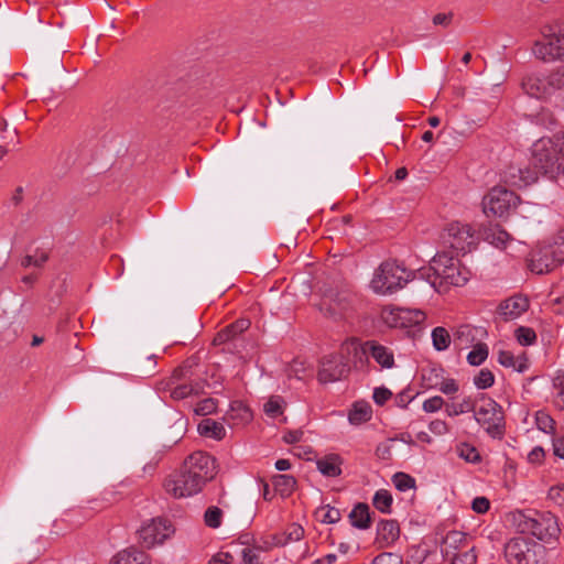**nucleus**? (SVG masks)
<instances>
[{
	"instance_id": "1",
	"label": "nucleus",
	"mask_w": 564,
	"mask_h": 564,
	"mask_svg": "<svg viewBox=\"0 0 564 564\" xmlns=\"http://www.w3.org/2000/svg\"><path fill=\"white\" fill-rule=\"evenodd\" d=\"M510 521L518 534L531 535L541 542L550 543L560 534L557 519L550 512L516 510Z\"/></svg>"
},
{
	"instance_id": "2",
	"label": "nucleus",
	"mask_w": 564,
	"mask_h": 564,
	"mask_svg": "<svg viewBox=\"0 0 564 564\" xmlns=\"http://www.w3.org/2000/svg\"><path fill=\"white\" fill-rule=\"evenodd\" d=\"M430 270L433 280L430 284L438 293L445 292L448 286H463L469 280V270L462 265L457 257L438 252L431 261Z\"/></svg>"
},
{
	"instance_id": "3",
	"label": "nucleus",
	"mask_w": 564,
	"mask_h": 564,
	"mask_svg": "<svg viewBox=\"0 0 564 564\" xmlns=\"http://www.w3.org/2000/svg\"><path fill=\"white\" fill-rule=\"evenodd\" d=\"M541 34L532 48L534 56L543 62L564 59V19L544 25Z\"/></svg>"
},
{
	"instance_id": "4",
	"label": "nucleus",
	"mask_w": 564,
	"mask_h": 564,
	"mask_svg": "<svg viewBox=\"0 0 564 564\" xmlns=\"http://www.w3.org/2000/svg\"><path fill=\"white\" fill-rule=\"evenodd\" d=\"M505 557L509 564H545L546 549L536 540L518 534L505 545Z\"/></svg>"
},
{
	"instance_id": "5",
	"label": "nucleus",
	"mask_w": 564,
	"mask_h": 564,
	"mask_svg": "<svg viewBox=\"0 0 564 564\" xmlns=\"http://www.w3.org/2000/svg\"><path fill=\"white\" fill-rule=\"evenodd\" d=\"M532 161L536 169L551 178L564 174V158L557 147V135L535 141L532 145Z\"/></svg>"
},
{
	"instance_id": "6",
	"label": "nucleus",
	"mask_w": 564,
	"mask_h": 564,
	"mask_svg": "<svg viewBox=\"0 0 564 564\" xmlns=\"http://www.w3.org/2000/svg\"><path fill=\"white\" fill-rule=\"evenodd\" d=\"M411 279V272L395 261H386L375 271L371 290L388 295L402 289Z\"/></svg>"
},
{
	"instance_id": "7",
	"label": "nucleus",
	"mask_w": 564,
	"mask_h": 564,
	"mask_svg": "<svg viewBox=\"0 0 564 564\" xmlns=\"http://www.w3.org/2000/svg\"><path fill=\"white\" fill-rule=\"evenodd\" d=\"M441 240L444 247L459 256L475 250L479 243V236L470 224L456 220L444 227Z\"/></svg>"
},
{
	"instance_id": "8",
	"label": "nucleus",
	"mask_w": 564,
	"mask_h": 564,
	"mask_svg": "<svg viewBox=\"0 0 564 564\" xmlns=\"http://www.w3.org/2000/svg\"><path fill=\"white\" fill-rule=\"evenodd\" d=\"M474 419L491 438L503 437L506 426L503 410L494 399H482L481 404L474 412Z\"/></svg>"
},
{
	"instance_id": "9",
	"label": "nucleus",
	"mask_w": 564,
	"mask_h": 564,
	"mask_svg": "<svg viewBox=\"0 0 564 564\" xmlns=\"http://www.w3.org/2000/svg\"><path fill=\"white\" fill-rule=\"evenodd\" d=\"M564 260V242L538 245L528 256V268L536 274L549 273Z\"/></svg>"
},
{
	"instance_id": "10",
	"label": "nucleus",
	"mask_w": 564,
	"mask_h": 564,
	"mask_svg": "<svg viewBox=\"0 0 564 564\" xmlns=\"http://www.w3.org/2000/svg\"><path fill=\"white\" fill-rule=\"evenodd\" d=\"M519 204V196L506 187L495 186L482 197V213L487 217L503 218Z\"/></svg>"
},
{
	"instance_id": "11",
	"label": "nucleus",
	"mask_w": 564,
	"mask_h": 564,
	"mask_svg": "<svg viewBox=\"0 0 564 564\" xmlns=\"http://www.w3.org/2000/svg\"><path fill=\"white\" fill-rule=\"evenodd\" d=\"M182 468L205 486L216 475V460L209 454L198 451L185 459Z\"/></svg>"
},
{
	"instance_id": "12",
	"label": "nucleus",
	"mask_w": 564,
	"mask_h": 564,
	"mask_svg": "<svg viewBox=\"0 0 564 564\" xmlns=\"http://www.w3.org/2000/svg\"><path fill=\"white\" fill-rule=\"evenodd\" d=\"M174 532L172 523L159 517L145 521L139 530V536L144 546L153 547L163 544Z\"/></svg>"
},
{
	"instance_id": "13",
	"label": "nucleus",
	"mask_w": 564,
	"mask_h": 564,
	"mask_svg": "<svg viewBox=\"0 0 564 564\" xmlns=\"http://www.w3.org/2000/svg\"><path fill=\"white\" fill-rule=\"evenodd\" d=\"M203 485L191 477L183 468L166 477L164 481L165 491L174 498L191 497L203 489Z\"/></svg>"
},
{
	"instance_id": "14",
	"label": "nucleus",
	"mask_w": 564,
	"mask_h": 564,
	"mask_svg": "<svg viewBox=\"0 0 564 564\" xmlns=\"http://www.w3.org/2000/svg\"><path fill=\"white\" fill-rule=\"evenodd\" d=\"M349 371L348 364L339 354L325 355L319 361L317 378L323 383L340 380Z\"/></svg>"
},
{
	"instance_id": "15",
	"label": "nucleus",
	"mask_w": 564,
	"mask_h": 564,
	"mask_svg": "<svg viewBox=\"0 0 564 564\" xmlns=\"http://www.w3.org/2000/svg\"><path fill=\"white\" fill-rule=\"evenodd\" d=\"M487 306V312L495 313L500 317H520L528 313L530 301L525 295L513 294L497 305L489 303Z\"/></svg>"
},
{
	"instance_id": "16",
	"label": "nucleus",
	"mask_w": 564,
	"mask_h": 564,
	"mask_svg": "<svg viewBox=\"0 0 564 564\" xmlns=\"http://www.w3.org/2000/svg\"><path fill=\"white\" fill-rule=\"evenodd\" d=\"M340 355L344 360L352 362L355 367H362L369 358L368 340L362 343L357 338H350L343 343Z\"/></svg>"
},
{
	"instance_id": "17",
	"label": "nucleus",
	"mask_w": 564,
	"mask_h": 564,
	"mask_svg": "<svg viewBox=\"0 0 564 564\" xmlns=\"http://www.w3.org/2000/svg\"><path fill=\"white\" fill-rule=\"evenodd\" d=\"M423 379L429 381V388L437 389L445 395L453 397L459 391V382L454 378L443 377L442 368H432L423 375Z\"/></svg>"
},
{
	"instance_id": "18",
	"label": "nucleus",
	"mask_w": 564,
	"mask_h": 564,
	"mask_svg": "<svg viewBox=\"0 0 564 564\" xmlns=\"http://www.w3.org/2000/svg\"><path fill=\"white\" fill-rule=\"evenodd\" d=\"M522 89L525 94L534 98H545L551 96L549 77L545 73H532L522 80Z\"/></svg>"
},
{
	"instance_id": "19",
	"label": "nucleus",
	"mask_w": 564,
	"mask_h": 564,
	"mask_svg": "<svg viewBox=\"0 0 564 564\" xmlns=\"http://www.w3.org/2000/svg\"><path fill=\"white\" fill-rule=\"evenodd\" d=\"M502 180L510 186L521 188L535 182L536 173L527 166L511 164L502 172Z\"/></svg>"
},
{
	"instance_id": "20",
	"label": "nucleus",
	"mask_w": 564,
	"mask_h": 564,
	"mask_svg": "<svg viewBox=\"0 0 564 564\" xmlns=\"http://www.w3.org/2000/svg\"><path fill=\"white\" fill-rule=\"evenodd\" d=\"M369 357L372 358L381 370H390L395 367L393 351L376 340H368Z\"/></svg>"
},
{
	"instance_id": "21",
	"label": "nucleus",
	"mask_w": 564,
	"mask_h": 564,
	"mask_svg": "<svg viewBox=\"0 0 564 564\" xmlns=\"http://www.w3.org/2000/svg\"><path fill=\"white\" fill-rule=\"evenodd\" d=\"M467 536L460 531H451L446 534L442 543V554L444 557L451 560L458 551L466 546Z\"/></svg>"
},
{
	"instance_id": "22",
	"label": "nucleus",
	"mask_w": 564,
	"mask_h": 564,
	"mask_svg": "<svg viewBox=\"0 0 564 564\" xmlns=\"http://www.w3.org/2000/svg\"><path fill=\"white\" fill-rule=\"evenodd\" d=\"M498 362L506 368H511L518 371L519 373H523L529 369V360L524 352L514 356L509 350L500 349L498 351Z\"/></svg>"
},
{
	"instance_id": "23",
	"label": "nucleus",
	"mask_w": 564,
	"mask_h": 564,
	"mask_svg": "<svg viewBox=\"0 0 564 564\" xmlns=\"http://www.w3.org/2000/svg\"><path fill=\"white\" fill-rule=\"evenodd\" d=\"M315 463L317 470L325 477H338L341 474L343 460L337 454H328Z\"/></svg>"
},
{
	"instance_id": "24",
	"label": "nucleus",
	"mask_w": 564,
	"mask_h": 564,
	"mask_svg": "<svg viewBox=\"0 0 564 564\" xmlns=\"http://www.w3.org/2000/svg\"><path fill=\"white\" fill-rule=\"evenodd\" d=\"M484 240L497 249H506L511 241V236L500 226L490 225L484 229Z\"/></svg>"
},
{
	"instance_id": "25",
	"label": "nucleus",
	"mask_w": 564,
	"mask_h": 564,
	"mask_svg": "<svg viewBox=\"0 0 564 564\" xmlns=\"http://www.w3.org/2000/svg\"><path fill=\"white\" fill-rule=\"evenodd\" d=\"M372 417V408L366 401H356L348 412V421L351 425H361Z\"/></svg>"
},
{
	"instance_id": "26",
	"label": "nucleus",
	"mask_w": 564,
	"mask_h": 564,
	"mask_svg": "<svg viewBox=\"0 0 564 564\" xmlns=\"http://www.w3.org/2000/svg\"><path fill=\"white\" fill-rule=\"evenodd\" d=\"M147 553L137 549H127L117 553L111 564H150Z\"/></svg>"
},
{
	"instance_id": "27",
	"label": "nucleus",
	"mask_w": 564,
	"mask_h": 564,
	"mask_svg": "<svg viewBox=\"0 0 564 564\" xmlns=\"http://www.w3.org/2000/svg\"><path fill=\"white\" fill-rule=\"evenodd\" d=\"M377 534L384 545H391L400 536V528L395 520H383L378 524Z\"/></svg>"
},
{
	"instance_id": "28",
	"label": "nucleus",
	"mask_w": 564,
	"mask_h": 564,
	"mask_svg": "<svg viewBox=\"0 0 564 564\" xmlns=\"http://www.w3.org/2000/svg\"><path fill=\"white\" fill-rule=\"evenodd\" d=\"M198 433L203 436L214 440H223L226 435V429L223 423L213 419H204L197 426Z\"/></svg>"
},
{
	"instance_id": "29",
	"label": "nucleus",
	"mask_w": 564,
	"mask_h": 564,
	"mask_svg": "<svg viewBox=\"0 0 564 564\" xmlns=\"http://www.w3.org/2000/svg\"><path fill=\"white\" fill-rule=\"evenodd\" d=\"M226 415L234 424L247 423L252 419L250 409L241 401H232Z\"/></svg>"
},
{
	"instance_id": "30",
	"label": "nucleus",
	"mask_w": 564,
	"mask_h": 564,
	"mask_svg": "<svg viewBox=\"0 0 564 564\" xmlns=\"http://www.w3.org/2000/svg\"><path fill=\"white\" fill-rule=\"evenodd\" d=\"M350 522L352 527L366 530L370 527V511L369 507L366 503H358L354 507L349 514Z\"/></svg>"
},
{
	"instance_id": "31",
	"label": "nucleus",
	"mask_w": 564,
	"mask_h": 564,
	"mask_svg": "<svg viewBox=\"0 0 564 564\" xmlns=\"http://www.w3.org/2000/svg\"><path fill=\"white\" fill-rule=\"evenodd\" d=\"M249 326L250 319H236L234 323L217 334L214 339V344H223L235 337L237 334L242 333L249 328Z\"/></svg>"
},
{
	"instance_id": "32",
	"label": "nucleus",
	"mask_w": 564,
	"mask_h": 564,
	"mask_svg": "<svg viewBox=\"0 0 564 564\" xmlns=\"http://www.w3.org/2000/svg\"><path fill=\"white\" fill-rule=\"evenodd\" d=\"M249 326L250 319H236L234 323L217 334L214 339V344H223L235 337L237 334L242 333L249 328Z\"/></svg>"
},
{
	"instance_id": "33",
	"label": "nucleus",
	"mask_w": 564,
	"mask_h": 564,
	"mask_svg": "<svg viewBox=\"0 0 564 564\" xmlns=\"http://www.w3.org/2000/svg\"><path fill=\"white\" fill-rule=\"evenodd\" d=\"M272 485L275 492L282 498H288L293 494L296 487V480L291 475H275L272 477Z\"/></svg>"
},
{
	"instance_id": "34",
	"label": "nucleus",
	"mask_w": 564,
	"mask_h": 564,
	"mask_svg": "<svg viewBox=\"0 0 564 564\" xmlns=\"http://www.w3.org/2000/svg\"><path fill=\"white\" fill-rule=\"evenodd\" d=\"M351 304V295L347 292L329 296L328 311L330 314H343Z\"/></svg>"
},
{
	"instance_id": "35",
	"label": "nucleus",
	"mask_w": 564,
	"mask_h": 564,
	"mask_svg": "<svg viewBox=\"0 0 564 564\" xmlns=\"http://www.w3.org/2000/svg\"><path fill=\"white\" fill-rule=\"evenodd\" d=\"M393 498L389 490L379 489L375 492L372 498L373 507L381 513H391Z\"/></svg>"
},
{
	"instance_id": "36",
	"label": "nucleus",
	"mask_w": 564,
	"mask_h": 564,
	"mask_svg": "<svg viewBox=\"0 0 564 564\" xmlns=\"http://www.w3.org/2000/svg\"><path fill=\"white\" fill-rule=\"evenodd\" d=\"M285 401L280 395L270 397L263 404V411L267 416L278 419L283 416Z\"/></svg>"
},
{
	"instance_id": "37",
	"label": "nucleus",
	"mask_w": 564,
	"mask_h": 564,
	"mask_svg": "<svg viewBox=\"0 0 564 564\" xmlns=\"http://www.w3.org/2000/svg\"><path fill=\"white\" fill-rule=\"evenodd\" d=\"M475 402L470 395L462 398L458 402H452L446 405V413L448 416H458L460 414L474 411Z\"/></svg>"
},
{
	"instance_id": "38",
	"label": "nucleus",
	"mask_w": 564,
	"mask_h": 564,
	"mask_svg": "<svg viewBox=\"0 0 564 564\" xmlns=\"http://www.w3.org/2000/svg\"><path fill=\"white\" fill-rule=\"evenodd\" d=\"M304 536V529L299 524H292L281 538H276V545H285L290 542H297Z\"/></svg>"
},
{
	"instance_id": "39",
	"label": "nucleus",
	"mask_w": 564,
	"mask_h": 564,
	"mask_svg": "<svg viewBox=\"0 0 564 564\" xmlns=\"http://www.w3.org/2000/svg\"><path fill=\"white\" fill-rule=\"evenodd\" d=\"M488 347L485 344H477L467 355V362L470 366H480L488 358Z\"/></svg>"
},
{
	"instance_id": "40",
	"label": "nucleus",
	"mask_w": 564,
	"mask_h": 564,
	"mask_svg": "<svg viewBox=\"0 0 564 564\" xmlns=\"http://www.w3.org/2000/svg\"><path fill=\"white\" fill-rule=\"evenodd\" d=\"M433 346L436 350L443 351L448 348L451 337L448 332L443 327H436L432 332Z\"/></svg>"
},
{
	"instance_id": "41",
	"label": "nucleus",
	"mask_w": 564,
	"mask_h": 564,
	"mask_svg": "<svg viewBox=\"0 0 564 564\" xmlns=\"http://www.w3.org/2000/svg\"><path fill=\"white\" fill-rule=\"evenodd\" d=\"M456 452L462 459L468 463L475 464L480 462V455L478 451L476 449V447L468 443H462L457 445Z\"/></svg>"
},
{
	"instance_id": "42",
	"label": "nucleus",
	"mask_w": 564,
	"mask_h": 564,
	"mask_svg": "<svg viewBox=\"0 0 564 564\" xmlns=\"http://www.w3.org/2000/svg\"><path fill=\"white\" fill-rule=\"evenodd\" d=\"M475 387L479 390H485L495 383V376L491 370L484 368L473 379Z\"/></svg>"
},
{
	"instance_id": "43",
	"label": "nucleus",
	"mask_w": 564,
	"mask_h": 564,
	"mask_svg": "<svg viewBox=\"0 0 564 564\" xmlns=\"http://www.w3.org/2000/svg\"><path fill=\"white\" fill-rule=\"evenodd\" d=\"M392 482L394 487L401 492H405L415 487V479L404 473L394 474L392 477Z\"/></svg>"
},
{
	"instance_id": "44",
	"label": "nucleus",
	"mask_w": 564,
	"mask_h": 564,
	"mask_svg": "<svg viewBox=\"0 0 564 564\" xmlns=\"http://www.w3.org/2000/svg\"><path fill=\"white\" fill-rule=\"evenodd\" d=\"M535 424L536 427L546 433V434H553L554 433V420L543 411H538L535 414Z\"/></svg>"
},
{
	"instance_id": "45",
	"label": "nucleus",
	"mask_w": 564,
	"mask_h": 564,
	"mask_svg": "<svg viewBox=\"0 0 564 564\" xmlns=\"http://www.w3.org/2000/svg\"><path fill=\"white\" fill-rule=\"evenodd\" d=\"M518 343L522 346H531L536 340L535 332L532 328L520 326L514 332Z\"/></svg>"
},
{
	"instance_id": "46",
	"label": "nucleus",
	"mask_w": 564,
	"mask_h": 564,
	"mask_svg": "<svg viewBox=\"0 0 564 564\" xmlns=\"http://www.w3.org/2000/svg\"><path fill=\"white\" fill-rule=\"evenodd\" d=\"M223 511L218 507H209L204 514V520L207 527L216 529L220 527Z\"/></svg>"
},
{
	"instance_id": "47",
	"label": "nucleus",
	"mask_w": 564,
	"mask_h": 564,
	"mask_svg": "<svg viewBox=\"0 0 564 564\" xmlns=\"http://www.w3.org/2000/svg\"><path fill=\"white\" fill-rule=\"evenodd\" d=\"M551 95L564 87V66L547 74Z\"/></svg>"
},
{
	"instance_id": "48",
	"label": "nucleus",
	"mask_w": 564,
	"mask_h": 564,
	"mask_svg": "<svg viewBox=\"0 0 564 564\" xmlns=\"http://www.w3.org/2000/svg\"><path fill=\"white\" fill-rule=\"evenodd\" d=\"M317 513L323 523H336L340 519L339 510L330 506L321 507Z\"/></svg>"
},
{
	"instance_id": "49",
	"label": "nucleus",
	"mask_w": 564,
	"mask_h": 564,
	"mask_svg": "<svg viewBox=\"0 0 564 564\" xmlns=\"http://www.w3.org/2000/svg\"><path fill=\"white\" fill-rule=\"evenodd\" d=\"M452 564H475L477 555L474 547H469L464 552L457 553L451 558Z\"/></svg>"
},
{
	"instance_id": "50",
	"label": "nucleus",
	"mask_w": 564,
	"mask_h": 564,
	"mask_svg": "<svg viewBox=\"0 0 564 564\" xmlns=\"http://www.w3.org/2000/svg\"><path fill=\"white\" fill-rule=\"evenodd\" d=\"M547 497L556 506L564 508V484H557L549 489Z\"/></svg>"
},
{
	"instance_id": "51",
	"label": "nucleus",
	"mask_w": 564,
	"mask_h": 564,
	"mask_svg": "<svg viewBox=\"0 0 564 564\" xmlns=\"http://www.w3.org/2000/svg\"><path fill=\"white\" fill-rule=\"evenodd\" d=\"M443 405H444L443 398L440 395H434L432 398L426 399L423 402L422 408L426 413H434V412L440 411L443 408Z\"/></svg>"
},
{
	"instance_id": "52",
	"label": "nucleus",
	"mask_w": 564,
	"mask_h": 564,
	"mask_svg": "<svg viewBox=\"0 0 564 564\" xmlns=\"http://www.w3.org/2000/svg\"><path fill=\"white\" fill-rule=\"evenodd\" d=\"M554 386L557 389L556 395L554 398V404L557 409L564 410V376L556 377L554 380Z\"/></svg>"
},
{
	"instance_id": "53",
	"label": "nucleus",
	"mask_w": 564,
	"mask_h": 564,
	"mask_svg": "<svg viewBox=\"0 0 564 564\" xmlns=\"http://www.w3.org/2000/svg\"><path fill=\"white\" fill-rule=\"evenodd\" d=\"M193 392H194L193 386L180 384L172 390L171 397L175 400H182V399L189 397Z\"/></svg>"
},
{
	"instance_id": "54",
	"label": "nucleus",
	"mask_w": 564,
	"mask_h": 564,
	"mask_svg": "<svg viewBox=\"0 0 564 564\" xmlns=\"http://www.w3.org/2000/svg\"><path fill=\"white\" fill-rule=\"evenodd\" d=\"M402 558L394 553H382L373 560V564H401Z\"/></svg>"
},
{
	"instance_id": "55",
	"label": "nucleus",
	"mask_w": 564,
	"mask_h": 564,
	"mask_svg": "<svg viewBox=\"0 0 564 564\" xmlns=\"http://www.w3.org/2000/svg\"><path fill=\"white\" fill-rule=\"evenodd\" d=\"M391 397L392 392L384 387H379L373 390L372 398L378 405H383Z\"/></svg>"
},
{
	"instance_id": "56",
	"label": "nucleus",
	"mask_w": 564,
	"mask_h": 564,
	"mask_svg": "<svg viewBox=\"0 0 564 564\" xmlns=\"http://www.w3.org/2000/svg\"><path fill=\"white\" fill-rule=\"evenodd\" d=\"M242 560L245 564H262L259 551L250 547L242 550Z\"/></svg>"
},
{
	"instance_id": "57",
	"label": "nucleus",
	"mask_w": 564,
	"mask_h": 564,
	"mask_svg": "<svg viewBox=\"0 0 564 564\" xmlns=\"http://www.w3.org/2000/svg\"><path fill=\"white\" fill-rule=\"evenodd\" d=\"M305 371L304 364L299 360H294L289 369H288V377L289 378H296L299 380H302L304 378L303 373Z\"/></svg>"
},
{
	"instance_id": "58",
	"label": "nucleus",
	"mask_w": 564,
	"mask_h": 564,
	"mask_svg": "<svg viewBox=\"0 0 564 564\" xmlns=\"http://www.w3.org/2000/svg\"><path fill=\"white\" fill-rule=\"evenodd\" d=\"M216 410V403L213 399L203 400L195 409L197 414L207 415Z\"/></svg>"
},
{
	"instance_id": "59",
	"label": "nucleus",
	"mask_w": 564,
	"mask_h": 564,
	"mask_svg": "<svg viewBox=\"0 0 564 564\" xmlns=\"http://www.w3.org/2000/svg\"><path fill=\"white\" fill-rule=\"evenodd\" d=\"M234 556L229 552L220 551L212 556L208 564H231Z\"/></svg>"
},
{
	"instance_id": "60",
	"label": "nucleus",
	"mask_w": 564,
	"mask_h": 564,
	"mask_svg": "<svg viewBox=\"0 0 564 564\" xmlns=\"http://www.w3.org/2000/svg\"><path fill=\"white\" fill-rule=\"evenodd\" d=\"M490 502L485 497H477L471 502V508L477 513H485L488 511Z\"/></svg>"
},
{
	"instance_id": "61",
	"label": "nucleus",
	"mask_w": 564,
	"mask_h": 564,
	"mask_svg": "<svg viewBox=\"0 0 564 564\" xmlns=\"http://www.w3.org/2000/svg\"><path fill=\"white\" fill-rule=\"evenodd\" d=\"M429 430L436 435H444L448 432V426L443 420H434L429 424Z\"/></svg>"
},
{
	"instance_id": "62",
	"label": "nucleus",
	"mask_w": 564,
	"mask_h": 564,
	"mask_svg": "<svg viewBox=\"0 0 564 564\" xmlns=\"http://www.w3.org/2000/svg\"><path fill=\"white\" fill-rule=\"evenodd\" d=\"M544 455V449L541 446H535L528 454V460L532 464H540L543 460Z\"/></svg>"
},
{
	"instance_id": "63",
	"label": "nucleus",
	"mask_w": 564,
	"mask_h": 564,
	"mask_svg": "<svg viewBox=\"0 0 564 564\" xmlns=\"http://www.w3.org/2000/svg\"><path fill=\"white\" fill-rule=\"evenodd\" d=\"M304 433L301 430L289 431L283 435V441L286 444H294L301 442Z\"/></svg>"
},
{
	"instance_id": "64",
	"label": "nucleus",
	"mask_w": 564,
	"mask_h": 564,
	"mask_svg": "<svg viewBox=\"0 0 564 564\" xmlns=\"http://www.w3.org/2000/svg\"><path fill=\"white\" fill-rule=\"evenodd\" d=\"M553 454L564 459V440L563 438H554L553 440Z\"/></svg>"
}]
</instances>
